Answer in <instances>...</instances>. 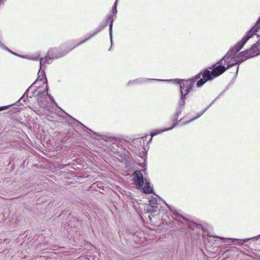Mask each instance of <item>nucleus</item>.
Masks as SVG:
<instances>
[{
	"label": "nucleus",
	"mask_w": 260,
	"mask_h": 260,
	"mask_svg": "<svg viewBox=\"0 0 260 260\" xmlns=\"http://www.w3.org/2000/svg\"><path fill=\"white\" fill-rule=\"evenodd\" d=\"M41 69H42L40 68V69L38 72V77L37 80L33 83L32 85L35 84L38 81H42V82L44 84H45V83H46V84H47V80L45 77V73H44V71H41ZM45 88H46V91L38 94L37 100H38V102L39 103V104L40 105L41 107H42L44 108H48L47 103L46 100L47 96H49V98H50V99L51 101H52L54 103H55V102H54V101H53L52 98L51 96V95L48 93V88L47 84H46Z\"/></svg>",
	"instance_id": "nucleus-3"
},
{
	"label": "nucleus",
	"mask_w": 260,
	"mask_h": 260,
	"mask_svg": "<svg viewBox=\"0 0 260 260\" xmlns=\"http://www.w3.org/2000/svg\"><path fill=\"white\" fill-rule=\"evenodd\" d=\"M170 209H171V210L173 212V213L174 214H177V211H176L175 210H174V211H173V210H172V209H171V208H170Z\"/></svg>",
	"instance_id": "nucleus-19"
},
{
	"label": "nucleus",
	"mask_w": 260,
	"mask_h": 260,
	"mask_svg": "<svg viewBox=\"0 0 260 260\" xmlns=\"http://www.w3.org/2000/svg\"><path fill=\"white\" fill-rule=\"evenodd\" d=\"M238 69H239V67L237 68V73L238 72Z\"/></svg>",
	"instance_id": "nucleus-25"
},
{
	"label": "nucleus",
	"mask_w": 260,
	"mask_h": 260,
	"mask_svg": "<svg viewBox=\"0 0 260 260\" xmlns=\"http://www.w3.org/2000/svg\"><path fill=\"white\" fill-rule=\"evenodd\" d=\"M181 217H182V218H183V219H184L186 220V218H184L183 216H181Z\"/></svg>",
	"instance_id": "nucleus-23"
},
{
	"label": "nucleus",
	"mask_w": 260,
	"mask_h": 260,
	"mask_svg": "<svg viewBox=\"0 0 260 260\" xmlns=\"http://www.w3.org/2000/svg\"><path fill=\"white\" fill-rule=\"evenodd\" d=\"M148 217H149V219L151 220V217L150 215L148 216Z\"/></svg>",
	"instance_id": "nucleus-22"
},
{
	"label": "nucleus",
	"mask_w": 260,
	"mask_h": 260,
	"mask_svg": "<svg viewBox=\"0 0 260 260\" xmlns=\"http://www.w3.org/2000/svg\"><path fill=\"white\" fill-rule=\"evenodd\" d=\"M176 123H174L173 125L170 127V128H165L164 129H155V130H154L153 132H152V133H151V138L150 139V140H151L152 137L157 134H159L163 132H165V131H169V130H170V129H172L173 128H174L176 125Z\"/></svg>",
	"instance_id": "nucleus-9"
},
{
	"label": "nucleus",
	"mask_w": 260,
	"mask_h": 260,
	"mask_svg": "<svg viewBox=\"0 0 260 260\" xmlns=\"http://www.w3.org/2000/svg\"><path fill=\"white\" fill-rule=\"evenodd\" d=\"M248 240V239L244 240L243 241L240 240V243H239L240 244H243L244 242H247Z\"/></svg>",
	"instance_id": "nucleus-17"
},
{
	"label": "nucleus",
	"mask_w": 260,
	"mask_h": 260,
	"mask_svg": "<svg viewBox=\"0 0 260 260\" xmlns=\"http://www.w3.org/2000/svg\"><path fill=\"white\" fill-rule=\"evenodd\" d=\"M50 51H49L48 56H46L44 58H41L40 59V64L41 69L42 68V67L43 66H44L45 64L49 63L50 62L49 61L51 60L52 59L57 58L58 57L61 56V55L59 56V57L52 56L51 57H50Z\"/></svg>",
	"instance_id": "nucleus-8"
},
{
	"label": "nucleus",
	"mask_w": 260,
	"mask_h": 260,
	"mask_svg": "<svg viewBox=\"0 0 260 260\" xmlns=\"http://www.w3.org/2000/svg\"><path fill=\"white\" fill-rule=\"evenodd\" d=\"M0 47H1L2 48H5L6 49H7L8 51L12 53L9 49H8L7 48H6L3 44H2L1 42H0Z\"/></svg>",
	"instance_id": "nucleus-16"
},
{
	"label": "nucleus",
	"mask_w": 260,
	"mask_h": 260,
	"mask_svg": "<svg viewBox=\"0 0 260 260\" xmlns=\"http://www.w3.org/2000/svg\"><path fill=\"white\" fill-rule=\"evenodd\" d=\"M255 44H253L250 49L243 51L236 55L238 62H242L248 58L254 56L251 52L256 48Z\"/></svg>",
	"instance_id": "nucleus-7"
},
{
	"label": "nucleus",
	"mask_w": 260,
	"mask_h": 260,
	"mask_svg": "<svg viewBox=\"0 0 260 260\" xmlns=\"http://www.w3.org/2000/svg\"><path fill=\"white\" fill-rule=\"evenodd\" d=\"M117 1L118 0H116L115 3V4H114V7L113 9V13L114 14H116L117 13V9H116V5H117Z\"/></svg>",
	"instance_id": "nucleus-14"
},
{
	"label": "nucleus",
	"mask_w": 260,
	"mask_h": 260,
	"mask_svg": "<svg viewBox=\"0 0 260 260\" xmlns=\"http://www.w3.org/2000/svg\"><path fill=\"white\" fill-rule=\"evenodd\" d=\"M133 175L137 188L143 189V192L145 193H149L152 192V188L150 186V183L147 180L144 179L141 171H136L134 172Z\"/></svg>",
	"instance_id": "nucleus-4"
},
{
	"label": "nucleus",
	"mask_w": 260,
	"mask_h": 260,
	"mask_svg": "<svg viewBox=\"0 0 260 260\" xmlns=\"http://www.w3.org/2000/svg\"><path fill=\"white\" fill-rule=\"evenodd\" d=\"M243 46L244 45H242V43L240 42L228 52L218 63L219 64L212 71L206 70L202 74H198L196 78L200 80L197 81V86L201 87L207 81L218 77L224 73L228 68L239 63L236 54Z\"/></svg>",
	"instance_id": "nucleus-1"
},
{
	"label": "nucleus",
	"mask_w": 260,
	"mask_h": 260,
	"mask_svg": "<svg viewBox=\"0 0 260 260\" xmlns=\"http://www.w3.org/2000/svg\"><path fill=\"white\" fill-rule=\"evenodd\" d=\"M159 209V206L157 204V199L156 198H152L149 200V204H146L143 209L144 213H154L156 212Z\"/></svg>",
	"instance_id": "nucleus-6"
},
{
	"label": "nucleus",
	"mask_w": 260,
	"mask_h": 260,
	"mask_svg": "<svg viewBox=\"0 0 260 260\" xmlns=\"http://www.w3.org/2000/svg\"><path fill=\"white\" fill-rule=\"evenodd\" d=\"M3 2V0H0V3Z\"/></svg>",
	"instance_id": "nucleus-26"
},
{
	"label": "nucleus",
	"mask_w": 260,
	"mask_h": 260,
	"mask_svg": "<svg viewBox=\"0 0 260 260\" xmlns=\"http://www.w3.org/2000/svg\"><path fill=\"white\" fill-rule=\"evenodd\" d=\"M111 17H112V15H111L109 18V20H110V24H109V34H110V36L111 42V43L112 44V25H113V19Z\"/></svg>",
	"instance_id": "nucleus-11"
},
{
	"label": "nucleus",
	"mask_w": 260,
	"mask_h": 260,
	"mask_svg": "<svg viewBox=\"0 0 260 260\" xmlns=\"http://www.w3.org/2000/svg\"><path fill=\"white\" fill-rule=\"evenodd\" d=\"M216 237L218 238H220V239H223L222 238L220 237Z\"/></svg>",
	"instance_id": "nucleus-24"
},
{
	"label": "nucleus",
	"mask_w": 260,
	"mask_h": 260,
	"mask_svg": "<svg viewBox=\"0 0 260 260\" xmlns=\"http://www.w3.org/2000/svg\"><path fill=\"white\" fill-rule=\"evenodd\" d=\"M38 58H39V57H34V58H31V59L37 60V59H38Z\"/></svg>",
	"instance_id": "nucleus-21"
},
{
	"label": "nucleus",
	"mask_w": 260,
	"mask_h": 260,
	"mask_svg": "<svg viewBox=\"0 0 260 260\" xmlns=\"http://www.w3.org/2000/svg\"><path fill=\"white\" fill-rule=\"evenodd\" d=\"M229 239L232 240V241H236V240L239 241V240L236 239Z\"/></svg>",
	"instance_id": "nucleus-20"
},
{
	"label": "nucleus",
	"mask_w": 260,
	"mask_h": 260,
	"mask_svg": "<svg viewBox=\"0 0 260 260\" xmlns=\"http://www.w3.org/2000/svg\"><path fill=\"white\" fill-rule=\"evenodd\" d=\"M158 81H163L162 80H160V79H158Z\"/></svg>",
	"instance_id": "nucleus-27"
},
{
	"label": "nucleus",
	"mask_w": 260,
	"mask_h": 260,
	"mask_svg": "<svg viewBox=\"0 0 260 260\" xmlns=\"http://www.w3.org/2000/svg\"><path fill=\"white\" fill-rule=\"evenodd\" d=\"M105 26H100V27H98L94 31V33L92 35H91L90 37L88 38L85 39L84 40H83L82 42H81L80 43H78L76 46H78L80 44H82L83 43L85 42L87 40H88L89 38L92 37L94 35L96 34L99 32H100L101 30H102L104 28Z\"/></svg>",
	"instance_id": "nucleus-10"
},
{
	"label": "nucleus",
	"mask_w": 260,
	"mask_h": 260,
	"mask_svg": "<svg viewBox=\"0 0 260 260\" xmlns=\"http://www.w3.org/2000/svg\"><path fill=\"white\" fill-rule=\"evenodd\" d=\"M187 225L189 228H191L192 229H194V227L197 226V225L194 223H191L189 222H188Z\"/></svg>",
	"instance_id": "nucleus-13"
},
{
	"label": "nucleus",
	"mask_w": 260,
	"mask_h": 260,
	"mask_svg": "<svg viewBox=\"0 0 260 260\" xmlns=\"http://www.w3.org/2000/svg\"><path fill=\"white\" fill-rule=\"evenodd\" d=\"M254 37L257 39L256 43L255 44V47H257L260 45V17L255 25L247 33L240 42L242 43V45H244L248 40Z\"/></svg>",
	"instance_id": "nucleus-5"
},
{
	"label": "nucleus",
	"mask_w": 260,
	"mask_h": 260,
	"mask_svg": "<svg viewBox=\"0 0 260 260\" xmlns=\"http://www.w3.org/2000/svg\"><path fill=\"white\" fill-rule=\"evenodd\" d=\"M140 83L141 82V81H140V79H137V80H134V81H129L128 83V84H132L133 83Z\"/></svg>",
	"instance_id": "nucleus-15"
},
{
	"label": "nucleus",
	"mask_w": 260,
	"mask_h": 260,
	"mask_svg": "<svg viewBox=\"0 0 260 260\" xmlns=\"http://www.w3.org/2000/svg\"><path fill=\"white\" fill-rule=\"evenodd\" d=\"M208 107H207L206 109H205L204 110H203L201 113H199L198 114V115L194 118H192L191 120H190V121H188L187 123L190 122V121H193V120L196 119V118L200 117L205 111L206 110H207V109L208 108ZM186 123H187V122H186Z\"/></svg>",
	"instance_id": "nucleus-12"
},
{
	"label": "nucleus",
	"mask_w": 260,
	"mask_h": 260,
	"mask_svg": "<svg viewBox=\"0 0 260 260\" xmlns=\"http://www.w3.org/2000/svg\"><path fill=\"white\" fill-rule=\"evenodd\" d=\"M7 107H0V111H2V110H4L6 109H7Z\"/></svg>",
	"instance_id": "nucleus-18"
},
{
	"label": "nucleus",
	"mask_w": 260,
	"mask_h": 260,
	"mask_svg": "<svg viewBox=\"0 0 260 260\" xmlns=\"http://www.w3.org/2000/svg\"><path fill=\"white\" fill-rule=\"evenodd\" d=\"M198 80V79H197L196 77L195 79L182 80L181 82L179 83L180 88L181 99L178 103V107L177 111L174 116V120L175 121H176L178 119L179 115L181 113L182 110L184 108L186 95L188 94L190 90L192 89L196 80Z\"/></svg>",
	"instance_id": "nucleus-2"
}]
</instances>
